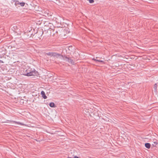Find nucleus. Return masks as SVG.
Masks as SVG:
<instances>
[{"instance_id": "f257e3e1", "label": "nucleus", "mask_w": 158, "mask_h": 158, "mask_svg": "<svg viewBox=\"0 0 158 158\" xmlns=\"http://www.w3.org/2000/svg\"><path fill=\"white\" fill-rule=\"evenodd\" d=\"M59 58L61 59H63L65 60L66 61H67L69 63H70L71 64H72L73 63V60L70 58L69 57H67L66 56H63V55H61L60 54V56L59 57Z\"/></svg>"}, {"instance_id": "f03ea898", "label": "nucleus", "mask_w": 158, "mask_h": 158, "mask_svg": "<svg viewBox=\"0 0 158 158\" xmlns=\"http://www.w3.org/2000/svg\"><path fill=\"white\" fill-rule=\"evenodd\" d=\"M27 70H26V72H27L26 73H25L24 74V75L27 76H35L37 75L38 72L35 71V70H34L32 71H31L27 73Z\"/></svg>"}, {"instance_id": "7ed1b4c3", "label": "nucleus", "mask_w": 158, "mask_h": 158, "mask_svg": "<svg viewBox=\"0 0 158 158\" xmlns=\"http://www.w3.org/2000/svg\"><path fill=\"white\" fill-rule=\"evenodd\" d=\"M46 54L48 56H53L54 57H56L57 58H59L60 56V54L53 52H49L47 53Z\"/></svg>"}, {"instance_id": "20e7f679", "label": "nucleus", "mask_w": 158, "mask_h": 158, "mask_svg": "<svg viewBox=\"0 0 158 158\" xmlns=\"http://www.w3.org/2000/svg\"><path fill=\"white\" fill-rule=\"evenodd\" d=\"M15 2V5L16 6L19 5L21 6H24L25 5V3L23 2H20L18 1L17 0H14L13 1Z\"/></svg>"}, {"instance_id": "39448f33", "label": "nucleus", "mask_w": 158, "mask_h": 158, "mask_svg": "<svg viewBox=\"0 0 158 158\" xmlns=\"http://www.w3.org/2000/svg\"><path fill=\"white\" fill-rule=\"evenodd\" d=\"M41 94L42 96V97L44 99H46L47 98V96L45 95V92L44 91H42L41 93Z\"/></svg>"}, {"instance_id": "423d86ee", "label": "nucleus", "mask_w": 158, "mask_h": 158, "mask_svg": "<svg viewBox=\"0 0 158 158\" xmlns=\"http://www.w3.org/2000/svg\"><path fill=\"white\" fill-rule=\"evenodd\" d=\"M12 122H13V123H16L22 126H24L25 125V124L22 123L20 122H17L15 121H12Z\"/></svg>"}, {"instance_id": "0eeeda50", "label": "nucleus", "mask_w": 158, "mask_h": 158, "mask_svg": "<svg viewBox=\"0 0 158 158\" xmlns=\"http://www.w3.org/2000/svg\"><path fill=\"white\" fill-rule=\"evenodd\" d=\"M49 106L51 107H55L56 106L55 105V104L53 102H51L49 104Z\"/></svg>"}, {"instance_id": "6e6552de", "label": "nucleus", "mask_w": 158, "mask_h": 158, "mask_svg": "<svg viewBox=\"0 0 158 158\" xmlns=\"http://www.w3.org/2000/svg\"><path fill=\"white\" fill-rule=\"evenodd\" d=\"M150 144L148 143H146L145 144V147L147 148H149L150 147Z\"/></svg>"}, {"instance_id": "1a4fd4ad", "label": "nucleus", "mask_w": 158, "mask_h": 158, "mask_svg": "<svg viewBox=\"0 0 158 158\" xmlns=\"http://www.w3.org/2000/svg\"><path fill=\"white\" fill-rule=\"evenodd\" d=\"M93 60L96 62H104V61L103 60H96L95 59H93Z\"/></svg>"}, {"instance_id": "9d476101", "label": "nucleus", "mask_w": 158, "mask_h": 158, "mask_svg": "<svg viewBox=\"0 0 158 158\" xmlns=\"http://www.w3.org/2000/svg\"><path fill=\"white\" fill-rule=\"evenodd\" d=\"M154 88L156 90L157 89V85L156 84H155L154 85Z\"/></svg>"}, {"instance_id": "9b49d317", "label": "nucleus", "mask_w": 158, "mask_h": 158, "mask_svg": "<svg viewBox=\"0 0 158 158\" xmlns=\"http://www.w3.org/2000/svg\"><path fill=\"white\" fill-rule=\"evenodd\" d=\"M154 144H153V146H155L157 144V143L156 141L154 142Z\"/></svg>"}, {"instance_id": "f8f14e48", "label": "nucleus", "mask_w": 158, "mask_h": 158, "mask_svg": "<svg viewBox=\"0 0 158 158\" xmlns=\"http://www.w3.org/2000/svg\"><path fill=\"white\" fill-rule=\"evenodd\" d=\"M53 31L56 33H58V31H57L55 30V29H54Z\"/></svg>"}, {"instance_id": "ddd939ff", "label": "nucleus", "mask_w": 158, "mask_h": 158, "mask_svg": "<svg viewBox=\"0 0 158 158\" xmlns=\"http://www.w3.org/2000/svg\"><path fill=\"white\" fill-rule=\"evenodd\" d=\"M0 63H3V62L1 60H0Z\"/></svg>"}, {"instance_id": "4468645a", "label": "nucleus", "mask_w": 158, "mask_h": 158, "mask_svg": "<svg viewBox=\"0 0 158 158\" xmlns=\"http://www.w3.org/2000/svg\"><path fill=\"white\" fill-rule=\"evenodd\" d=\"M74 158H78V157H77V156H75L74 157Z\"/></svg>"}, {"instance_id": "2eb2a0df", "label": "nucleus", "mask_w": 158, "mask_h": 158, "mask_svg": "<svg viewBox=\"0 0 158 158\" xmlns=\"http://www.w3.org/2000/svg\"><path fill=\"white\" fill-rule=\"evenodd\" d=\"M72 46H71V47H70V46L69 47V50H70V48H72Z\"/></svg>"}, {"instance_id": "dca6fc26", "label": "nucleus", "mask_w": 158, "mask_h": 158, "mask_svg": "<svg viewBox=\"0 0 158 158\" xmlns=\"http://www.w3.org/2000/svg\"><path fill=\"white\" fill-rule=\"evenodd\" d=\"M49 24H50V25H52V24H51V23H49Z\"/></svg>"}, {"instance_id": "f3484780", "label": "nucleus", "mask_w": 158, "mask_h": 158, "mask_svg": "<svg viewBox=\"0 0 158 158\" xmlns=\"http://www.w3.org/2000/svg\"><path fill=\"white\" fill-rule=\"evenodd\" d=\"M68 158H71L69 157Z\"/></svg>"}, {"instance_id": "a211bd4d", "label": "nucleus", "mask_w": 158, "mask_h": 158, "mask_svg": "<svg viewBox=\"0 0 158 158\" xmlns=\"http://www.w3.org/2000/svg\"><path fill=\"white\" fill-rule=\"evenodd\" d=\"M55 33H54L53 34V35H54L55 34Z\"/></svg>"}]
</instances>
